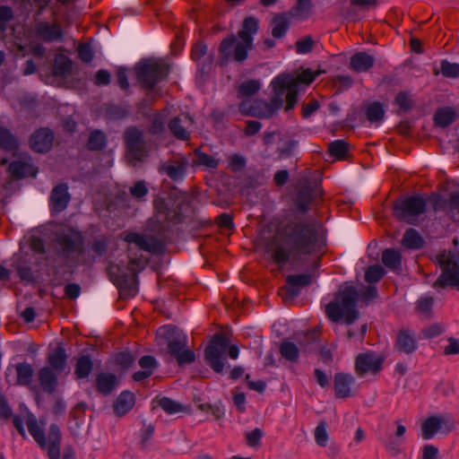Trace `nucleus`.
<instances>
[{"instance_id":"17","label":"nucleus","mask_w":459,"mask_h":459,"mask_svg":"<svg viewBox=\"0 0 459 459\" xmlns=\"http://www.w3.org/2000/svg\"><path fill=\"white\" fill-rule=\"evenodd\" d=\"M445 426L448 430L453 429V420L448 416H433L428 418L422 424V437L425 440L432 438L441 428Z\"/></svg>"},{"instance_id":"12","label":"nucleus","mask_w":459,"mask_h":459,"mask_svg":"<svg viewBox=\"0 0 459 459\" xmlns=\"http://www.w3.org/2000/svg\"><path fill=\"white\" fill-rule=\"evenodd\" d=\"M383 358L374 352L360 353L356 357L355 370L359 376L377 374L382 368Z\"/></svg>"},{"instance_id":"25","label":"nucleus","mask_w":459,"mask_h":459,"mask_svg":"<svg viewBox=\"0 0 459 459\" xmlns=\"http://www.w3.org/2000/svg\"><path fill=\"white\" fill-rule=\"evenodd\" d=\"M58 242L64 250L74 251L82 244V236L79 231L68 230L67 232L58 237Z\"/></svg>"},{"instance_id":"9","label":"nucleus","mask_w":459,"mask_h":459,"mask_svg":"<svg viewBox=\"0 0 459 459\" xmlns=\"http://www.w3.org/2000/svg\"><path fill=\"white\" fill-rule=\"evenodd\" d=\"M124 141L126 148V157L130 162L135 164L148 155L147 142L143 132L134 126L126 128L124 133Z\"/></svg>"},{"instance_id":"37","label":"nucleus","mask_w":459,"mask_h":459,"mask_svg":"<svg viewBox=\"0 0 459 459\" xmlns=\"http://www.w3.org/2000/svg\"><path fill=\"white\" fill-rule=\"evenodd\" d=\"M289 28V20L286 14H278L273 18L272 35L280 39L283 37Z\"/></svg>"},{"instance_id":"38","label":"nucleus","mask_w":459,"mask_h":459,"mask_svg":"<svg viewBox=\"0 0 459 459\" xmlns=\"http://www.w3.org/2000/svg\"><path fill=\"white\" fill-rule=\"evenodd\" d=\"M349 152V144L343 140H335L329 143L328 152L331 156L343 160Z\"/></svg>"},{"instance_id":"39","label":"nucleus","mask_w":459,"mask_h":459,"mask_svg":"<svg viewBox=\"0 0 459 459\" xmlns=\"http://www.w3.org/2000/svg\"><path fill=\"white\" fill-rule=\"evenodd\" d=\"M92 370V361L88 356L78 358L75 365L74 374L77 378L87 377Z\"/></svg>"},{"instance_id":"30","label":"nucleus","mask_w":459,"mask_h":459,"mask_svg":"<svg viewBox=\"0 0 459 459\" xmlns=\"http://www.w3.org/2000/svg\"><path fill=\"white\" fill-rule=\"evenodd\" d=\"M0 147L13 155L16 154L18 150V140L5 127H0Z\"/></svg>"},{"instance_id":"48","label":"nucleus","mask_w":459,"mask_h":459,"mask_svg":"<svg viewBox=\"0 0 459 459\" xmlns=\"http://www.w3.org/2000/svg\"><path fill=\"white\" fill-rule=\"evenodd\" d=\"M385 271L380 265L369 266L365 273V280L368 283L378 281L384 275Z\"/></svg>"},{"instance_id":"13","label":"nucleus","mask_w":459,"mask_h":459,"mask_svg":"<svg viewBox=\"0 0 459 459\" xmlns=\"http://www.w3.org/2000/svg\"><path fill=\"white\" fill-rule=\"evenodd\" d=\"M123 239L128 243V245H134L141 250L152 253L159 254L163 250V244L153 237L143 236L136 232L124 233Z\"/></svg>"},{"instance_id":"36","label":"nucleus","mask_w":459,"mask_h":459,"mask_svg":"<svg viewBox=\"0 0 459 459\" xmlns=\"http://www.w3.org/2000/svg\"><path fill=\"white\" fill-rule=\"evenodd\" d=\"M382 262L389 269L396 270L401 266L402 255L399 251L387 248L382 254Z\"/></svg>"},{"instance_id":"34","label":"nucleus","mask_w":459,"mask_h":459,"mask_svg":"<svg viewBox=\"0 0 459 459\" xmlns=\"http://www.w3.org/2000/svg\"><path fill=\"white\" fill-rule=\"evenodd\" d=\"M455 117L456 113L452 108H443L437 110L434 120L437 126L446 127L455 121Z\"/></svg>"},{"instance_id":"51","label":"nucleus","mask_w":459,"mask_h":459,"mask_svg":"<svg viewBox=\"0 0 459 459\" xmlns=\"http://www.w3.org/2000/svg\"><path fill=\"white\" fill-rule=\"evenodd\" d=\"M195 155L199 165L209 169H216L219 165V160L207 153L196 151Z\"/></svg>"},{"instance_id":"64","label":"nucleus","mask_w":459,"mask_h":459,"mask_svg":"<svg viewBox=\"0 0 459 459\" xmlns=\"http://www.w3.org/2000/svg\"><path fill=\"white\" fill-rule=\"evenodd\" d=\"M449 344L445 347L444 353L446 355H453L459 353V341L455 338L448 339Z\"/></svg>"},{"instance_id":"2","label":"nucleus","mask_w":459,"mask_h":459,"mask_svg":"<svg viewBox=\"0 0 459 459\" xmlns=\"http://www.w3.org/2000/svg\"><path fill=\"white\" fill-rule=\"evenodd\" d=\"M323 73L325 72L320 69L315 72L311 69H303L293 74H281L271 82L273 97L270 102L246 99L240 102L239 111L246 116L260 118L270 117L282 107V96L285 92V109L291 110L298 101V93L301 85H309Z\"/></svg>"},{"instance_id":"24","label":"nucleus","mask_w":459,"mask_h":459,"mask_svg":"<svg viewBox=\"0 0 459 459\" xmlns=\"http://www.w3.org/2000/svg\"><path fill=\"white\" fill-rule=\"evenodd\" d=\"M134 403V394L129 391H123L115 401L113 409L117 415L123 416L133 409Z\"/></svg>"},{"instance_id":"23","label":"nucleus","mask_w":459,"mask_h":459,"mask_svg":"<svg viewBox=\"0 0 459 459\" xmlns=\"http://www.w3.org/2000/svg\"><path fill=\"white\" fill-rule=\"evenodd\" d=\"M375 59L366 52L355 53L350 59V68L356 73L368 71L374 65Z\"/></svg>"},{"instance_id":"62","label":"nucleus","mask_w":459,"mask_h":459,"mask_svg":"<svg viewBox=\"0 0 459 459\" xmlns=\"http://www.w3.org/2000/svg\"><path fill=\"white\" fill-rule=\"evenodd\" d=\"M433 303L434 299L432 297L424 296L418 300L417 307L420 311L426 313L431 309Z\"/></svg>"},{"instance_id":"6","label":"nucleus","mask_w":459,"mask_h":459,"mask_svg":"<svg viewBox=\"0 0 459 459\" xmlns=\"http://www.w3.org/2000/svg\"><path fill=\"white\" fill-rule=\"evenodd\" d=\"M434 262L441 267L442 273L434 282L433 287L439 290L450 286L459 290L457 255L450 251L443 250L435 255Z\"/></svg>"},{"instance_id":"16","label":"nucleus","mask_w":459,"mask_h":459,"mask_svg":"<svg viewBox=\"0 0 459 459\" xmlns=\"http://www.w3.org/2000/svg\"><path fill=\"white\" fill-rule=\"evenodd\" d=\"M34 33L38 39L47 43L63 39V30L57 22H39L35 25Z\"/></svg>"},{"instance_id":"60","label":"nucleus","mask_w":459,"mask_h":459,"mask_svg":"<svg viewBox=\"0 0 459 459\" xmlns=\"http://www.w3.org/2000/svg\"><path fill=\"white\" fill-rule=\"evenodd\" d=\"M139 366L144 369H151L152 373H153L154 369L157 368L158 363L156 359L152 356H143L139 359Z\"/></svg>"},{"instance_id":"40","label":"nucleus","mask_w":459,"mask_h":459,"mask_svg":"<svg viewBox=\"0 0 459 459\" xmlns=\"http://www.w3.org/2000/svg\"><path fill=\"white\" fill-rule=\"evenodd\" d=\"M261 88V83L257 80H249L244 82L238 86V98H248L255 94Z\"/></svg>"},{"instance_id":"43","label":"nucleus","mask_w":459,"mask_h":459,"mask_svg":"<svg viewBox=\"0 0 459 459\" xmlns=\"http://www.w3.org/2000/svg\"><path fill=\"white\" fill-rule=\"evenodd\" d=\"M366 115L371 123H379L384 118L385 110L379 102H372L367 107Z\"/></svg>"},{"instance_id":"4","label":"nucleus","mask_w":459,"mask_h":459,"mask_svg":"<svg viewBox=\"0 0 459 459\" xmlns=\"http://www.w3.org/2000/svg\"><path fill=\"white\" fill-rule=\"evenodd\" d=\"M25 423L30 434L37 444L40 448L48 452V458L60 459V443L62 434L59 427L56 424H51L48 437H46L42 426L39 424L33 414L30 413L26 416Z\"/></svg>"},{"instance_id":"33","label":"nucleus","mask_w":459,"mask_h":459,"mask_svg":"<svg viewBox=\"0 0 459 459\" xmlns=\"http://www.w3.org/2000/svg\"><path fill=\"white\" fill-rule=\"evenodd\" d=\"M155 402L168 414L186 411V408L184 405L168 397L156 398Z\"/></svg>"},{"instance_id":"55","label":"nucleus","mask_w":459,"mask_h":459,"mask_svg":"<svg viewBox=\"0 0 459 459\" xmlns=\"http://www.w3.org/2000/svg\"><path fill=\"white\" fill-rule=\"evenodd\" d=\"M148 193V188L144 181H138L133 186L130 187V194L138 199L143 198Z\"/></svg>"},{"instance_id":"28","label":"nucleus","mask_w":459,"mask_h":459,"mask_svg":"<svg viewBox=\"0 0 459 459\" xmlns=\"http://www.w3.org/2000/svg\"><path fill=\"white\" fill-rule=\"evenodd\" d=\"M96 385L100 393L108 394L116 388L117 377L112 373H100L96 377Z\"/></svg>"},{"instance_id":"11","label":"nucleus","mask_w":459,"mask_h":459,"mask_svg":"<svg viewBox=\"0 0 459 459\" xmlns=\"http://www.w3.org/2000/svg\"><path fill=\"white\" fill-rule=\"evenodd\" d=\"M426 210V200L419 195L408 197L394 207L395 215L401 219L411 223L419 215Z\"/></svg>"},{"instance_id":"1","label":"nucleus","mask_w":459,"mask_h":459,"mask_svg":"<svg viewBox=\"0 0 459 459\" xmlns=\"http://www.w3.org/2000/svg\"><path fill=\"white\" fill-rule=\"evenodd\" d=\"M321 231V225L315 221L289 224L268 242L266 253L280 266L317 261L325 247Z\"/></svg>"},{"instance_id":"50","label":"nucleus","mask_w":459,"mask_h":459,"mask_svg":"<svg viewBox=\"0 0 459 459\" xmlns=\"http://www.w3.org/2000/svg\"><path fill=\"white\" fill-rule=\"evenodd\" d=\"M315 41L310 36H307L295 43L296 52L299 55L307 54L312 51Z\"/></svg>"},{"instance_id":"54","label":"nucleus","mask_w":459,"mask_h":459,"mask_svg":"<svg viewBox=\"0 0 459 459\" xmlns=\"http://www.w3.org/2000/svg\"><path fill=\"white\" fill-rule=\"evenodd\" d=\"M78 56L84 63H90L93 59V51L90 44H81L78 47Z\"/></svg>"},{"instance_id":"8","label":"nucleus","mask_w":459,"mask_h":459,"mask_svg":"<svg viewBox=\"0 0 459 459\" xmlns=\"http://www.w3.org/2000/svg\"><path fill=\"white\" fill-rule=\"evenodd\" d=\"M253 42L245 39H237L231 35L223 39L220 46V59L221 64L231 58L236 62H243L247 57V52L252 48Z\"/></svg>"},{"instance_id":"22","label":"nucleus","mask_w":459,"mask_h":459,"mask_svg":"<svg viewBox=\"0 0 459 459\" xmlns=\"http://www.w3.org/2000/svg\"><path fill=\"white\" fill-rule=\"evenodd\" d=\"M354 377L344 373H336L334 376V393L337 398H346L351 395Z\"/></svg>"},{"instance_id":"10","label":"nucleus","mask_w":459,"mask_h":459,"mask_svg":"<svg viewBox=\"0 0 459 459\" xmlns=\"http://www.w3.org/2000/svg\"><path fill=\"white\" fill-rule=\"evenodd\" d=\"M229 339L222 334H215L205 348L204 357L210 367L217 373L223 371V355L228 349Z\"/></svg>"},{"instance_id":"46","label":"nucleus","mask_w":459,"mask_h":459,"mask_svg":"<svg viewBox=\"0 0 459 459\" xmlns=\"http://www.w3.org/2000/svg\"><path fill=\"white\" fill-rule=\"evenodd\" d=\"M105 144L106 137L101 131L95 130L91 133L88 141V148L90 150H100L104 148Z\"/></svg>"},{"instance_id":"42","label":"nucleus","mask_w":459,"mask_h":459,"mask_svg":"<svg viewBox=\"0 0 459 459\" xmlns=\"http://www.w3.org/2000/svg\"><path fill=\"white\" fill-rule=\"evenodd\" d=\"M311 0H297L296 5L290 10V15L293 17L307 19L311 13Z\"/></svg>"},{"instance_id":"44","label":"nucleus","mask_w":459,"mask_h":459,"mask_svg":"<svg viewBox=\"0 0 459 459\" xmlns=\"http://www.w3.org/2000/svg\"><path fill=\"white\" fill-rule=\"evenodd\" d=\"M280 352L283 358L290 361L294 362L299 359V349L296 344L291 342L283 341L280 347Z\"/></svg>"},{"instance_id":"15","label":"nucleus","mask_w":459,"mask_h":459,"mask_svg":"<svg viewBox=\"0 0 459 459\" xmlns=\"http://www.w3.org/2000/svg\"><path fill=\"white\" fill-rule=\"evenodd\" d=\"M146 264L147 260L143 258L142 256L135 258L130 256L128 269L132 272V275H130L128 279L127 276L126 275L117 277L116 279H114L115 284L118 288L124 289L127 285L128 281H130V290L133 292V295H134L136 293V273L137 272L143 270Z\"/></svg>"},{"instance_id":"45","label":"nucleus","mask_w":459,"mask_h":459,"mask_svg":"<svg viewBox=\"0 0 459 459\" xmlns=\"http://www.w3.org/2000/svg\"><path fill=\"white\" fill-rule=\"evenodd\" d=\"M72 68V63L69 58L65 56H60L56 58L53 72L56 75L65 76L68 74Z\"/></svg>"},{"instance_id":"29","label":"nucleus","mask_w":459,"mask_h":459,"mask_svg":"<svg viewBox=\"0 0 459 459\" xmlns=\"http://www.w3.org/2000/svg\"><path fill=\"white\" fill-rule=\"evenodd\" d=\"M8 171L10 174L17 178L28 177V176H36L37 171L34 167L24 161H13L8 167Z\"/></svg>"},{"instance_id":"52","label":"nucleus","mask_w":459,"mask_h":459,"mask_svg":"<svg viewBox=\"0 0 459 459\" xmlns=\"http://www.w3.org/2000/svg\"><path fill=\"white\" fill-rule=\"evenodd\" d=\"M13 18V10L8 6H0V33L4 34L7 24Z\"/></svg>"},{"instance_id":"21","label":"nucleus","mask_w":459,"mask_h":459,"mask_svg":"<svg viewBox=\"0 0 459 459\" xmlns=\"http://www.w3.org/2000/svg\"><path fill=\"white\" fill-rule=\"evenodd\" d=\"M53 140V133L48 128H41L31 135L30 146L38 152H46L51 148Z\"/></svg>"},{"instance_id":"41","label":"nucleus","mask_w":459,"mask_h":459,"mask_svg":"<svg viewBox=\"0 0 459 459\" xmlns=\"http://www.w3.org/2000/svg\"><path fill=\"white\" fill-rule=\"evenodd\" d=\"M48 363L56 371L64 370L66 364V355L65 350L57 348L48 356Z\"/></svg>"},{"instance_id":"26","label":"nucleus","mask_w":459,"mask_h":459,"mask_svg":"<svg viewBox=\"0 0 459 459\" xmlns=\"http://www.w3.org/2000/svg\"><path fill=\"white\" fill-rule=\"evenodd\" d=\"M39 381L45 392L48 394L55 392L57 385V377L50 368L44 367L39 370Z\"/></svg>"},{"instance_id":"56","label":"nucleus","mask_w":459,"mask_h":459,"mask_svg":"<svg viewBox=\"0 0 459 459\" xmlns=\"http://www.w3.org/2000/svg\"><path fill=\"white\" fill-rule=\"evenodd\" d=\"M395 103L403 111H407L411 107V100L410 96L405 92H400L395 98Z\"/></svg>"},{"instance_id":"19","label":"nucleus","mask_w":459,"mask_h":459,"mask_svg":"<svg viewBox=\"0 0 459 459\" xmlns=\"http://www.w3.org/2000/svg\"><path fill=\"white\" fill-rule=\"evenodd\" d=\"M311 283V275L304 274H292L286 278V285L281 289L288 298L293 299L297 297L301 288L306 287Z\"/></svg>"},{"instance_id":"32","label":"nucleus","mask_w":459,"mask_h":459,"mask_svg":"<svg viewBox=\"0 0 459 459\" xmlns=\"http://www.w3.org/2000/svg\"><path fill=\"white\" fill-rule=\"evenodd\" d=\"M258 30V21L254 17H247L242 23V28L238 35L239 39H245L253 42V36Z\"/></svg>"},{"instance_id":"59","label":"nucleus","mask_w":459,"mask_h":459,"mask_svg":"<svg viewBox=\"0 0 459 459\" xmlns=\"http://www.w3.org/2000/svg\"><path fill=\"white\" fill-rule=\"evenodd\" d=\"M246 165V160L243 156L234 154L229 157V166L230 168L234 170H239L242 168H244Z\"/></svg>"},{"instance_id":"5","label":"nucleus","mask_w":459,"mask_h":459,"mask_svg":"<svg viewBox=\"0 0 459 459\" xmlns=\"http://www.w3.org/2000/svg\"><path fill=\"white\" fill-rule=\"evenodd\" d=\"M158 334L168 342L169 352L177 359L179 365L191 363L195 360L194 351L187 349L186 335L172 325L159 328Z\"/></svg>"},{"instance_id":"53","label":"nucleus","mask_w":459,"mask_h":459,"mask_svg":"<svg viewBox=\"0 0 459 459\" xmlns=\"http://www.w3.org/2000/svg\"><path fill=\"white\" fill-rule=\"evenodd\" d=\"M134 357L128 351H122L116 356V364L123 369H127L134 362Z\"/></svg>"},{"instance_id":"57","label":"nucleus","mask_w":459,"mask_h":459,"mask_svg":"<svg viewBox=\"0 0 459 459\" xmlns=\"http://www.w3.org/2000/svg\"><path fill=\"white\" fill-rule=\"evenodd\" d=\"M108 240L107 238L101 237L93 241L91 249L98 255H102L108 248Z\"/></svg>"},{"instance_id":"18","label":"nucleus","mask_w":459,"mask_h":459,"mask_svg":"<svg viewBox=\"0 0 459 459\" xmlns=\"http://www.w3.org/2000/svg\"><path fill=\"white\" fill-rule=\"evenodd\" d=\"M70 201L68 186L65 184L56 186L49 197V207L52 213L63 212Z\"/></svg>"},{"instance_id":"63","label":"nucleus","mask_w":459,"mask_h":459,"mask_svg":"<svg viewBox=\"0 0 459 459\" xmlns=\"http://www.w3.org/2000/svg\"><path fill=\"white\" fill-rule=\"evenodd\" d=\"M110 82V74L104 69L99 70L95 75L96 85H108Z\"/></svg>"},{"instance_id":"35","label":"nucleus","mask_w":459,"mask_h":459,"mask_svg":"<svg viewBox=\"0 0 459 459\" xmlns=\"http://www.w3.org/2000/svg\"><path fill=\"white\" fill-rule=\"evenodd\" d=\"M402 243L407 248L419 249L422 247L424 240L417 230L409 229L405 231Z\"/></svg>"},{"instance_id":"61","label":"nucleus","mask_w":459,"mask_h":459,"mask_svg":"<svg viewBox=\"0 0 459 459\" xmlns=\"http://www.w3.org/2000/svg\"><path fill=\"white\" fill-rule=\"evenodd\" d=\"M207 48L203 43H196L193 46L191 51V57L194 61L201 59L206 53Z\"/></svg>"},{"instance_id":"20","label":"nucleus","mask_w":459,"mask_h":459,"mask_svg":"<svg viewBox=\"0 0 459 459\" xmlns=\"http://www.w3.org/2000/svg\"><path fill=\"white\" fill-rule=\"evenodd\" d=\"M193 125V119L187 114H181L170 120L169 128L173 135L179 140L189 138V128Z\"/></svg>"},{"instance_id":"58","label":"nucleus","mask_w":459,"mask_h":459,"mask_svg":"<svg viewBox=\"0 0 459 459\" xmlns=\"http://www.w3.org/2000/svg\"><path fill=\"white\" fill-rule=\"evenodd\" d=\"M263 432L260 429H255L253 431L246 434L247 443L249 446H255L260 444Z\"/></svg>"},{"instance_id":"7","label":"nucleus","mask_w":459,"mask_h":459,"mask_svg":"<svg viewBox=\"0 0 459 459\" xmlns=\"http://www.w3.org/2000/svg\"><path fill=\"white\" fill-rule=\"evenodd\" d=\"M135 74L142 87L152 90L168 75L169 67L162 61L149 59L136 65Z\"/></svg>"},{"instance_id":"27","label":"nucleus","mask_w":459,"mask_h":459,"mask_svg":"<svg viewBox=\"0 0 459 459\" xmlns=\"http://www.w3.org/2000/svg\"><path fill=\"white\" fill-rule=\"evenodd\" d=\"M395 347L400 352L409 354L417 349V342L408 331H401L397 335Z\"/></svg>"},{"instance_id":"47","label":"nucleus","mask_w":459,"mask_h":459,"mask_svg":"<svg viewBox=\"0 0 459 459\" xmlns=\"http://www.w3.org/2000/svg\"><path fill=\"white\" fill-rule=\"evenodd\" d=\"M327 424L325 421H320L315 429V441L319 446H325L328 441Z\"/></svg>"},{"instance_id":"49","label":"nucleus","mask_w":459,"mask_h":459,"mask_svg":"<svg viewBox=\"0 0 459 459\" xmlns=\"http://www.w3.org/2000/svg\"><path fill=\"white\" fill-rule=\"evenodd\" d=\"M441 73L445 77L458 78L459 64L450 63L446 60L441 62Z\"/></svg>"},{"instance_id":"31","label":"nucleus","mask_w":459,"mask_h":459,"mask_svg":"<svg viewBox=\"0 0 459 459\" xmlns=\"http://www.w3.org/2000/svg\"><path fill=\"white\" fill-rule=\"evenodd\" d=\"M321 195L320 187L311 189L308 186L301 188L298 195L297 206L301 212H305L307 209V204L312 201L314 197Z\"/></svg>"},{"instance_id":"14","label":"nucleus","mask_w":459,"mask_h":459,"mask_svg":"<svg viewBox=\"0 0 459 459\" xmlns=\"http://www.w3.org/2000/svg\"><path fill=\"white\" fill-rule=\"evenodd\" d=\"M33 369L28 363H18L9 366L5 371L8 383L19 385H30L32 380Z\"/></svg>"},{"instance_id":"3","label":"nucleus","mask_w":459,"mask_h":459,"mask_svg":"<svg viewBox=\"0 0 459 459\" xmlns=\"http://www.w3.org/2000/svg\"><path fill=\"white\" fill-rule=\"evenodd\" d=\"M358 292L352 285L343 286L334 299L325 307L327 316L333 322L343 321L347 325L352 324L359 316L356 309Z\"/></svg>"}]
</instances>
